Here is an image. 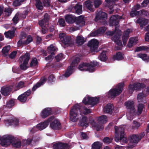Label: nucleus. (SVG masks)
Listing matches in <instances>:
<instances>
[{"mask_svg": "<svg viewBox=\"0 0 149 149\" xmlns=\"http://www.w3.org/2000/svg\"><path fill=\"white\" fill-rule=\"evenodd\" d=\"M31 57L29 53H26L24 55L21 56L19 59V63H22L23 61V63L20 65V68L22 70H26L28 67L27 65Z\"/></svg>", "mask_w": 149, "mask_h": 149, "instance_id": "423d86ee", "label": "nucleus"}, {"mask_svg": "<svg viewBox=\"0 0 149 149\" xmlns=\"http://www.w3.org/2000/svg\"><path fill=\"white\" fill-rule=\"evenodd\" d=\"M136 42V40L134 38H130L129 39L128 44L127 45L128 47L130 48L132 47L133 45V44Z\"/></svg>", "mask_w": 149, "mask_h": 149, "instance_id": "09e8293b", "label": "nucleus"}, {"mask_svg": "<svg viewBox=\"0 0 149 149\" xmlns=\"http://www.w3.org/2000/svg\"><path fill=\"white\" fill-rule=\"evenodd\" d=\"M25 87L26 86L24 82L22 81H20L17 84V85L16 86V87L17 89H19Z\"/></svg>", "mask_w": 149, "mask_h": 149, "instance_id": "de8ad7c7", "label": "nucleus"}, {"mask_svg": "<svg viewBox=\"0 0 149 149\" xmlns=\"http://www.w3.org/2000/svg\"><path fill=\"white\" fill-rule=\"evenodd\" d=\"M149 47L146 46H141L137 47L135 50V52H138L142 51H146L149 49Z\"/></svg>", "mask_w": 149, "mask_h": 149, "instance_id": "79ce46f5", "label": "nucleus"}, {"mask_svg": "<svg viewBox=\"0 0 149 149\" xmlns=\"http://www.w3.org/2000/svg\"><path fill=\"white\" fill-rule=\"evenodd\" d=\"M55 58L57 62H59L64 58L63 54L62 53H60L56 56Z\"/></svg>", "mask_w": 149, "mask_h": 149, "instance_id": "3c124183", "label": "nucleus"}, {"mask_svg": "<svg viewBox=\"0 0 149 149\" xmlns=\"http://www.w3.org/2000/svg\"><path fill=\"white\" fill-rule=\"evenodd\" d=\"M113 58L115 60L119 61L122 60L124 57L122 54L120 52H118L113 56Z\"/></svg>", "mask_w": 149, "mask_h": 149, "instance_id": "58836bf2", "label": "nucleus"}, {"mask_svg": "<svg viewBox=\"0 0 149 149\" xmlns=\"http://www.w3.org/2000/svg\"><path fill=\"white\" fill-rule=\"evenodd\" d=\"M99 65V62L93 61L90 63H83L79 66L78 69L81 71H88L92 72L95 71V67Z\"/></svg>", "mask_w": 149, "mask_h": 149, "instance_id": "20e7f679", "label": "nucleus"}, {"mask_svg": "<svg viewBox=\"0 0 149 149\" xmlns=\"http://www.w3.org/2000/svg\"><path fill=\"white\" fill-rule=\"evenodd\" d=\"M15 99L12 98L8 101H7L6 104V107L10 108L14 106L15 104Z\"/></svg>", "mask_w": 149, "mask_h": 149, "instance_id": "a19ab883", "label": "nucleus"}, {"mask_svg": "<svg viewBox=\"0 0 149 149\" xmlns=\"http://www.w3.org/2000/svg\"><path fill=\"white\" fill-rule=\"evenodd\" d=\"M107 28L104 26L100 27L97 29V31L98 32L99 34L104 33L106 30Z\"/></svg>", "mask_w": 149, "mask_h": 149, "instance_id": "680f3d73", "label": "nucleus"}, {"mask_svg": "<svg viewBox=\"0 0 149 149\" xmlns=\"http://www.w3.org/2000/svg\"><path fill=\"white\" fill-rule=\"evenodd\" d=\"M32 38L31 35H29L27 37V39L25 40H22V39H20L17 42V44L19 46L27 45L32 41Z\"/></svg>", "mask_w": 149, "mask_h": 149, "instance_id": "6ab92c4d", "label": "nucleus"}, {"mask_svg": "<svg viewBox=\"0 0 149 149\" xmlns=\"http://www.w3.org/2000/svg\"><path fill=\"white\" fill-rule=\"evenodd\" d=\"M144 107V105L143 104H139L138 105L137 112L139 115L140 114Z\"/></svg>", "mask_w": 149, "mask_h": 149, "instance_id": "49530a36", "label": "nucleus"}, {"mask_svg": "<svg viewBox=\"0 0 149 149\" xmlns=\"http://www.w3.org/2000/svg\"><path fill=\"white\" fill-rule=\"evenodd\" d=\"M121 31L118 28L116 31L114 36L112 38V40L115 42L119 40L120 39V37L121 36Z\"/></svg>", "mask_w": 149, "mask_h": 149, "instance_id": "bb28decb", "label": "nucleus"}, {"mask_svg": "<svg viewBox=\"0 0 149 149\" xmlns=\"http://www.w3.org/2000/svg\"><path fill=\"white\" fill-rule=\"evenodd\" d=\"M98 122L100 123L104 124L106 123L107 121V117L104 115H103L97 118Z\"/></svg>", "mask_w": 149, "mask_h": 149, "instance_id": "e433bc0d", "label": "nucleus"}, {"mask_svg": "<svg viewBox=\"0 0 149 149\" xmlns=\"http://www.w3.org/2000/svg\"><path fill=\"white\" fill-rule=\"evenodd\" d=\"M101 0H95L94 1L95 7V8H98L102 3Z\"/></svg>", "mask_w": 149, "mask_h": 149, "instance_id": "4d7b16f0", "label": "nucleus"}, {"mask_svg": "<svg viewBox=\"0 0 149 149\" xmlns=\"http://www.w3.org/2000/svg\"><path fill=\"white\" fill-rule=\"evenodd\" d=\"M31 94V91L30 89L28 90L23 93L19 95L17 98V99L22 102L24 103L26 101L28 97Z\"/></svg>", "mask_w": 149, "mask_h": 149, "instance_id": "f3484780", "label": "nucleus"}, {"mask_svg": "<svg viewBox=\"0 0 149 149\" xmlns=\"http://www.w3.org/2000/svg\"><path fill=\"white\" fill-rule=\"evenodd\" d=\"M148 20L144 18H139L136 21L137 23L139 24L141 29H142L143 26L148 23Z\"/></svg>", "mask_w": 149, "mask_h": 149, "instance_id": "4be33fe9", "label": "nucleus"}, {"mask_svg": "<svg viewBox=\"0 0 149 149\" xmlns=\"http://www.w3.org/2000/svg\"><path fill=\"white\" fill-rule=\"evenodd\" d=\"M55 79L54 75L52 74L50 75L47 79L48 82H52L54 81L55 80Z\"/></svg>", "mask_w": 149, "mask_h": 149, "instance_id": "0e129e2a", "label": "nucleus"}, {"mask_svg": "<svg viewBox=\"0 0 149 149\" xmlns=\"http://www.w3.org/2000/svg\"><path fill=\"white\" fill-rule=\"evenodd\" d=\"M102 145V144L101 142H95L92 145V149H101Z\"/></svg>", "mask_w": 149, "mask_h": 149, "instance_id": "4c0bfd02", "label": "nucleus"}, {"mask_svg": "<svg viewBox=\"0 0 149 149\" xmlns=\"http://www.w3.org/2000/svg\"><path fill=\"white\" fill-rule=\"evenodd\" d=\"M134 103L133 101H128L125 103L126 106L128 111H129L130 117H128V120H131L133 119V116L135 112Z\"/></svg>", "mask_w": 149, "mask_h": 149, "instance_id": "9d476101", "label": "nucleus"}, {"mask_svg": "<svg viewBox=\"0 0 149 149\" xmlns=\"http://www.w3.org/2000/svg\"><path fill=\"white\" fill-rule=\"evenodd\" d=\"M10 47L9 45L4 47L2 49V53L3 54H5L8 53L10 49Z\"/></svg>", "mask_w": 149, "mask_h": 149, "instance_id": "5fc2aeb1", "label": "nucleus"}, {"mask_svg": "<svg viewBox=\"0 0 149 149\" xmlns=\"http://www.w3.org/2000/svg\"><path fill=\"white\" fill-rule=\"evenodd\" d=\"M86 8L91 12H92L94 11L95 9L93 8V5L92 2L90 0L85 1L84 3V6Z\"/></svg>", "mask_w": 149, "mask_h": 149, "instance_id": "a878e982", "label": "nucleus"}, {"mask_svg": "<svg viewBox=\"0 0 149 149\" xmlns=\"http://www.w3.org/2000/svg\"><path fill=\"white\" fill-rule=\"evenodd\" d=\"M115 134L114 140L116 142L120 141L122 144L127 143V138L125 134V129L123 127H118L115 126L114 127Z\"/></svg>", "mask_w": 149, "mask_h": 149, "instance_id": "7ed1b4c3", "label": "nucleus"}, {"mask_svg": "<svg viewBox=\"0 0 149 149\" xmlns=\"http://www.w3.org/2000/svg\"><path fill=\"white\" fill-rule=\"evenodd\" d=\"M75 22H76L77 24H81V25H84L85 24L84 17L82 15H80L78 17H75Z\"/></svg>", "mask_w": 149, "mask_h": 149, "instance_id": "cd10ccee", "label": "nucleus"}, {"mask_svg": "<svg viewBox=\"0 0 149 149\" xmlns=\"http://www.w3.org/2000/svg\"><path fill=\"white\" fill-rule=\"evenodd\" d=\"M115 42L119 47H117V49L118 50L121 49L122 47H123V45L122 42L120 39L116 41Z\"/></svg>", "mask_w": 149, "mask_h": 149, "instance_id": "e2e57ef3", "label": "nucleus"}, {"mask_svg": "<svg viewBox=\"0 0 149 149\" xmlns=\"http://www.w3.org/2000/svg\"><path fill=\"white\" fill-rule=\"evenodd\" d=\"M79 124L80 125L83 127L86 128L89 125V123L88 122V118L86 116L83 117L80 120Z\"/></svg>", "mask_w": 149, "mask_h": 149, "instance_id": "b1692460", "label": "nucleus"}, {"mask_svg": "<svg viewBox=\"0 0 149 149\" xmlns=\"http://www.w3.org/2000/svg\"><path fill=\"white\" fill-rule=\"evenodd\" d=\"M50 127L52 129L55 130H60L61 128V123L57 119H55L51 123Z\"/></svg>", "mask_w": 149, "mask_h": 149, "instance_id": "aec40b11", "label": "nucleus"}, {"mask_svg": "<svg viewBox=\"0 0 149 149\" xmlns=\"http://www.w3.org/2000/svg\"><path fill=\"white\" fill-rule=\"evenodd\" d=\"M113 139L112 138H110L108 137H106L104 138L103 141L104 143L109 144L112 142Z\"/></svg>", "mask_w": 149, "mask_h": 149, "instance_id": "69168bd1", "label": "nucleus"}, {"mask_svg": "<svg viewBox=\"0 0 149 149\" xmlns=\"http://www.w3.org/2000/svg\"><path fill=\"white\" fill-rule=\"evenodd\" d=\"M118 29L117 27H115V30L113 31H108L106 33V34L107 36H112L115 33L116 31Z\"/></svg>", "mask_w": 149, "mask_h": 149, "instance_id": "6e6d98bb", "label": "nucleus"}, {"mask_svg": "<svg viewBox=\"0 0 149 149\" xmlns=\"http://www.w3.org/2000/svg\"><path fill=\"white\" fill-rule=\"evenodd\" d=\"M107 18V14L104 12L100 11L96 14L95 17L94 19L95 21L97 22L99 20H102L101 23L103 25H107V22L106 19Z\"/></svg>", "mask_w": 149, "mask_h": 149, "instance_id": "6e6552de", "label": "nucleus"}, {"mask_svg": "<svg viewBox=\"0 0 149 149\" xmlns=\"http://www.w3.org/2000/svg\"><path fill=\"white\" fill-rule=\"evenodd\" d=\"M145 135V132H143L139 135L133 134L129 137L130 141L133 143H137Z\"/></svg>", "mask_w": 149, "mask_h": 149, "instance_id": "dca6fc26", "label": "nucleus"}, {"mask_svg": "<svg viewBox=\"0 0 149 149\" xmlns=\"http://www.w3.org/2000/svg\"><path fill=\"white\" fill-rule=\"evenodd\" d=\"M43 6L45 7H49L51 6L50 0H42Z\"/></svg>", "mask_w": 149, "mask_h": 149, "instance_id": "603ef678", "label": "nucleus"}, {"mask_svg": "<svg viewBox=\"0 0 149 149\" xmlns=\"http://www.w3.org/2000/svg\"><path fill=\"white\" fill-rule=\"evenodd\" d=\"M85 41L84 38L82 36H78L76 38V43L80 45H83Z\"/></svg>", "mask_w": 149, "mask_h": 149, "instance_id": "c9c22d12", "label": "nucleus"}, {"mask_svg": "<svg viewBox=\"0 0 149 149\" xmlns=\"http://www.w3.org/2000/svg\"><path fill=\"white\" fill-rule=\"evenodd\" d=\"M11 90V88L10 86H3L2 87L0 91L3 95L7 96L10 95Z\"/></svg>", "mask_w": 149, "mask_h": 149, "instance_id": "5701e85b", "label": "nucleus"}, {"mask_svg": "<svg viewBox=\"0 0 149 149\" xmlns=\"http://www.w3.org/2000/svg\"><path fill=\"white\" fill-rule=\"evenodd\" d=\"M52 113V109L51 108H46L41 112V116L43 118H45Z\"/></svg>", "mask_w": 149, "mask_h": 149, "instance_id": "412c9836", "label": "nucleus"}, {"mask_svg": "<svg viewBox=\"0 0 149 149\" xmlns=\"http://www.w3.org/2000/svg\"><path fill=\"white\" fill-rule=\"evenodd\" d=\"M54 26L53 25H49V24L45 28L47 30H49L50 32H53L54 30Z\"/></svg>", "mask_w": 149, "mask_h": 149, "instance_id": "338daca9", "label": "nucleus"}, {"mask_svg": "<svg viewBox=\"0 0 149 149\" xmlns=\"http://www.w3.org/2000/svg\"><path fill=\"white\" fill-rule=\"evenodd\" d=\"M8 122L11 125H17L19 123V120L16 118H14L13 119L10 120H8Z\"/></svg>", "mask_w": 149, "mask_h": 149, "instance_id": "c03bdc74", "label": "nucleus"}, {"mask_svg": "<svg viewBox=\"0 0 149 149\" xmlns=\"http://www.w3.org/2000/svg\"><path fill=\"white\" fill-rule=\"evenodd\" d=\"M137 10L134 9H132V10L130 13V15L132 17H134L136 16L137 15L140 16V11H138Z\"/></svg>", "mask_w": 149, "mask_h": 149, "instance_id": "37998d69", "label": "nucleus"}, {"mask_svg": "<svg viewBox=\"0 0 149 149\" xmlns=\"http://www.w3.org/2000/svg\"><path fill=\"white\" fill-rule=\"evenodd\" d=\"M28 10H25L22 13H21L20 15V17L23 18H25L26 17L28 13Z\"/></svg>", "mask_w": 149, "mask_h": 149, "instance_id": "13d9d810", "label": "nucleus"}, {"mask_svg": "<svg viewBox=\"0 0 149 149\" xmlns=\"http://www.w3.org/2000/svg\"><path fill=\"white\" fill-rule=\"evenodd\" d=\"M56 51L55 47L52 44H51L48 47L47 49V52L49 54H51L52 55H55L54 52Z\"/></svg>", "mask_w": 149, "mask_h": 149, "instance_id": "f704fd0d", "label": "nucleus"}, {"mask_svg": "<svg viewBox=\"0 0 149 149\" xmlns=\"http://www.w3.org/2000/svg\"><path fill=\"white\" fill-rule=\"evenodd\" d=\"M114 107L112 104H108L105 106L104 108V113H110L112 112Z\"/></svg>", "mask_w": 149, "mask_h": 149, "instance_id": "c85d7f7f", "label": "nucleus"}, {"mask_svg": "<svg viewBox=\"0 0 149 149\" xmlns=\"http://www.w3.org/2000/svg\"><path fill=\"white\" fill-rule=\"evenodd\" d=\"M90 122L91 125L96 128L97 131H99L101 130H102L104 128V126L102 124L98 122L96 123L92 118L90 119Z\"/></svg>", "mask_w": 149, "mask_h": 149, "instance_id": "a211bd4d", "label": "nucleus"}, {"mask_svg": "<svg viewBox=\"0 0 149 149\" xmlns=\"http://www.w3.org/2000/svg\"><path fill=\"white\" fill-rule=\"evenodd\" d=\"M134 84H130L129 86L128 90L129 93H132L134 90H135Z\"/></svg>", "mask_w": 149, "mask_h": 149, "instance_id": "052dcab7", "label": "nucleus"}, {"mask_svg": "<svg viewBox=\"0 0 149 149\" xmlns=\"http://www.w3.org/2000/svg\"><path fill=\"white\" fill-rule=\"evenodd\" d=\"M54 149H70V146L67 143L58 142L53 144Z\"/></svg>", "mask_w": 149, "mask_h": 149, "instance_id": "2eb2a0df", "label": "nucleus"}, {"mask_svg": "<svg viewBox=\"0 0 149 149\" xmlns=\"http://www.w3.org/2000/svg\"><path fill=\"white\" fill-rule=\"evenodd\" d=\"M82 6L81 5L76 4L74 7V9L75 10L76 13L78 14H81L82 12Z\"/></svg>", "mask_w": 149, "mask_h": 149, "instance_id": "473e14b6", "label": "nucleus"}, {"mask_svg": "<svg viewBox=\"0 0 149 149\" xmlns=\"http://www.w3.org/2000/svg\"><path fill=\"white\" fill-rule=\"evenodd\" d=\"M12 10L11 8H6L4 9V12L8 16H9L12 13Z\"/></svg>", "mask_w": 149, "mask_h": 149, "instance_id": "bf43d9fd", "label": "nucleus"}, {"mask_svg": "<svg viewBox=\"0 0 149 149\" xmlns=\"http://www.w3.org/2000/svg\"><path fill=\"white\" fill-rule=\"evenodd\" d=\"M145 29L146 31H148V32L146 33L145 40L146 41L149 42V25L146 26Z\"/></svg>", "mask_w": 149, "mask_h": 149, "instance_id": "864d4df0", "label": "nucleus"}, {"mask_svg": "<svg viewBox=\"0 0 149 149\" xmlns=\"http://www.w3.org/2000/svg\"><path fill=\"white\" fill-rule=\"evenodd\" d=\"M55 117L54 116H52L49 118L47 120L42 123H40L36 126V127L39 130H41L46 128L48 125L49 123L52 121Z\"/></svg>", "mask_w": 149, "mask_h": 149, "instance_id": "ddd939ff", "label": "nucleus"}, {"mask_svg": "<svg viewBox=\"0 0 149 149\" xmlns=\"http://www.w3.org/2000/svg\"><path fill=\"white\" fill-rule=\"evenodd\" d=\"M98 45L99 42L97 40L93 39L88 42L87 46L90 47L91 52H97L98 51L96 50L98 47Z\"/></svg>", "mask_w": 149, "mask_h": 149, "instance_id": "f8f14e48", "label": "nucleus"}, {"mask_svg": "<svg viewBox=\"0 0 149 149\" xmlns=\"http://www.w3.org/2000/svg\"><path fill=\"white\" fill-rule=\"evenodd\" d=\"M122 17L118 15H112L109 18V25L110 26H115V27L119 26V23Z\"/></svg>", "mask_w": 149, "mask_h": 149, "instance_id": "9b49d317", "label": "nucleus"}, {"mask_svg": "<svg viewBox=\"0 0 149 149\" xmlns=\"http://www.w3.org/2000/svg\"><path fill=\"white\" fill-rule=\"evenodd\" d=\"M35 6L36 8L39 10H42L43 8V4L41 0H35Z\"/></svg>", "mask_w": 149, "mask_h": 149, "instance_id": "2f4dec72", "label": "nucleus"}, {"mask_svg": "<svg viewBox=\"0 0 149 149\" xmlns=\"http://www.w3.org/2000/svg\"><path fill=\"white\" fill-rule=\"evenodd\" d=\"M80 58L79 57L75 58L72 61L70 66L68 67L64 74V76L66 77H69L73 72V68L77 65L80 61Z\"/></svg>", "mask_w": 149, "mask_h": 149, "instance_id": "1a4fd4ad", "label": "nucleus"}, {"mask_svg": "<svg viewBox=\"0 0 149 149\" xmlns=\"http://www.w3.org/2000/svg\"><path fill=\"white\" fill-rule=\"evenodd\" d=\"M100 97H90L89 96L85 97L82 101V102L85 105H91L93 106L96 105L99 103Z\"/></svg>", "mask_w": 149, "mask_h": 149, "instance_id": "0eeeda50", "label": "nucleus"}, {"mask_svg": "<svg viewBox=\"0 0 149 149\" xmlns=\"http://www.w3.org/2000/svg\"><path fill=\"white\" fill-rule=\"evenodd\" d=\"M59 25L63 27L65 25V20L63 18H60L58 21Z\"/></svg>", "mask_w": 149, "mask_h": 149, "instance_id": "774afa93", "label": "nucleus"}, {"mask_svg": "<svg viewBox=\"0 0 149 149\" xmlns=\"http://www.w3.org/2000/svg\"><path fill=\"white\" fill-rule=\"evenodd\" d=\"M59 37L62 43L65 45H70L72 43L71 37L66 35L64 33H60L59 35Z\"/></svg>", "mask_w": 149, "mask_h": 149, "instance_id": "4468645a", "label": "nucleus"}, {"mask_svg": "<svg viewBox=\"0 0 149 149\" xmlns=\"http://www.w3.org/2000/svg\"><path fill=\"white\" fill-rule=\"evenodd\" d=\"M0 144L3 146H8L11 144L15 148H19L21 146L20 141L15 140L14 137L10 135L3 136L0 139Z\"/></svg>", "mask_w": 149, "mask_h": 149, "instance_id": "f03ea898", "label": "nucleus"}, {"mask_svg": "<svg viewBox=\"0 0 149 149\" xmlns=\"http://www.w3.org/2000/svg\"><path fill=\"white\" fill-rule=\"evenodd\" d=\"M107 51H103L99 57V59L102 61L105 62L107 59L106 56Z\"/></svg>", "mask_w": 149, "mask_h": 149, "instance_id": "72a5a7b5", "label": "nucleus"}, {"mask_svg": "<svg viewBox=\"0 0 149 149\" xmlns=\"http://www.w3.org/2000/svg\"><path fill=\"white\" fill-rule=\"evenodd\" d=\"M66 22L69 24H72L75 22V17L72 15L67 14L65 16Z\"/></svg>", "mask_w": 149, "mask_h": 149, "instance_id": "393cba45", "label": "nucleus"}, {"mask_svg": "<svg viewBox=\"0 0 149 149\" xmlns=\"http://www.w3.org/2000/svg\"><path fill=\"white\" fill-rule=\"evenodd\" d=\"M129 31L127 30L123 34L122 39L124 45H125L127 44V41L129 38Z\"/></svg>", "mask_w": 149, "mask_h": 149, "instance_id": "c756f323", "label": "nucleus"}, {"mask_svg": "<svg viewBox=\"0 0 149 149\" xmlns=\"http://www.w3.org/2000/svg\"><path fill=\"white\" fill-rule=\"evenodd\" d=\"M135 90L139 91L141 88H143L145 87V85L143 83H138L134 84Z\"/></svg>", "mask_w": 149, "mask_h": 149, "instance_id": "ea45409f", "label": "nucleus"}, {"mask_svg": "<svg viewBox=\"0 0 149 149\" xmlns=\"http://www.w3.org/2000/svg\"><path fill=\"white\" fill-rule=\"evenodd\" d=\"M48 23H49L47 22H45V21L43 19L40 21H39L38 22L40 26L44 27L45 28L46 27Z\"/></svg>", "mask_w": 149, "mask_h": 149, "instance_id": "8fccbe9b", "label": "nucleus"}, {"mask_svg": "<svg viewBox=\"0 0 149 149\" xmlns=\"http://www.w3.org/2000/svg\"><path fill=\"white\" fill-rule=\"evenodd\" d=\"M15 33V31L14 30H10L7 31L5 32L4 33V35L6 38L11 39L14 36Z\"/></svg>", "mask_w": 149, "mask_h": 149, "instance_id": "7c9ffc66", "label": "nucleus"}, {"mask_svg": "<svg viewBox=\"0 0 149 149\" xmlns=\"http://www.w3.org/2000/svg\"><path fill=\"white\" fill-rule=\"evenodd\" d=\"M91 112V110L84 106L81 107L78 104L74 105L70 111V118L71 121L76 122L78 119V115L79 113L81 115H86Z\"/></svg>", "mask_w": 149, "mask_h": 149, "instance_id": "f257e3e1", "label": "nucleus"}, {"mask_svg": "<svg viewBox=\"0 0 149 149\" xmlns=\"http://www.w3.org/2000/svg\"><path fill=\"white\" fill-rule=\"evenodd\" d=\"M38 64V61L36 58H32L31 62L30 63V66L31 67L36 66Z\"/></svg>", "mask_w": 149, "mask_h": 149, "instance_id": "a18cd8bd", "label": "nucleus"}, {"mask_svg": "<svg viewBox=\"0 0 149 149\" xmlns=\"http://www.w3.org/2000/svg\"><path fill=\"white\" fill-rule=\"evenodd\" d=\"M124 86V83H119L115 88L111 89L109 90L107 94L108 97L112 98L119 95L123 90Z\"/></svg>", "mask_w": 149, "mask_h": 149, "instance_id": "39448f33", "label": "nucleus"}]
</instances>
